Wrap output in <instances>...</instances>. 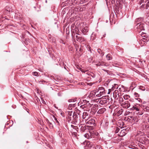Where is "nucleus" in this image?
Wrapping results in <instances>:
<instances>
[{"mask_svg": "<svg viewBox=\"0 0 149 149\" xmlns=\"http://www.w3.org/2000/svg\"><path fill=\"white\" fill-rule=\"evenodd\" d=\"M121 90L119 88L118 90H116L113 93V95H115V98L117 100H118L119 102L120 103V99L121 97Z\"/></svg>", "mask_w": 149, "mask_h": 149, "instance_id": "f257e3e1", "label": "nucleus"}, {"mask_svg": "<svg viewBox=\"0 0 149 149\" xmlns=\"http://www.w3.org/2000/svg\"><path fill=\"white\" fill-rule=\"evenodd\" d=\"M109 101V99L105 97V98H102L99 103V105H104L107 104Z\"/></svg>", "mask_w": 149, "mask_h": 149, "instance_id": "f03ea898", "label": "nucleus"}, {"mask_svg": "<svg viewBox=\"0 0 149 149\" xmlns=\"http://www.w3.org/2000/svg\"><path fill=\"white\" fill-rule=\"evenodd\" d=\"M82 106H83L84 107L89 108L91 107V104L89 101L86 100H83L82 101Z\"/></svg>", "mask_w": 149, "mask_h": 149, "instance_id": "7ed1b4c3", "label": "nucleus"}, {"mask_svg": "<svg viewBox=\"0 0 149 149\" xmlns=\"http://www.w3.org/2000/svg\"><path fill=\"white\" fill-rule=\"evenodd\" d=\"M81 72H84V73L88 74V75L91 76L93 78H95V75L93 73L88 71V70H85L83 69H82L81 68L79 69Z\"/></svg>", "mask_w": 149, "mask_h": 149, "instance_id": "20e7f679", "label": "nucleus"}, {"mask_svg": "<svg viewBox=\"0 0 149 149\" xmlns=\"http://www.w3.org/2000/svg\"><path fill=\"white\" fill-rule=\"evenodd\" d=\"M83 144L84 146L85 149H91L92 147V143L86 140L83 142Z\"/></svg>", "mask_w": 149, "mask_h": 149, "instance_id": "39448f33", "label": "nucleus"}, {"mask_svg": "<svg viewBox=\"0 0 149 149\" xmlns=\"http://www.w3.org/2000/svg\"><path fill=\"white\" fill-rule=\"evenodd\" d=\"M130 104L127 101H124L123 98L122 97V107L125 108H127L129 107Z\"/></svg>", "mask_w": 149, "mask_h": 149, "instance_id": "423d86ee", "label": "nucleus"}, {"mask_svg": "<svg viewBox=\"0 0 149 149\" xmlns=\"http://www.w3.org/2000/svg\"><path fill=\"white\" fill-rule=\"evenodd\" d=\"M144 24L143 23H142V24H139L138 25H136L137 26L136 30L139 32H140L142 30H144Z\"/></svg>", "mask_w": 149, "mask_h": 149, "instance_id": "0eeeda50", "label": "nucleus"}, {"mask_svg": "<svg viewBox=\"0 0 149 149\" xmlns=\"http://www.w3.org/2000/svg\"><path fill=\"white\" fill-rule=\"evenodd\" d=\"M122 123H123L122 126V137L123 136H124L127 134V133L128 132V130H127V128H124V122H122Z\"/></svg>", "mask_w": 149, "mask_h": 149, "instance_id": "6e6552de", "label": "nucleus"}, {"mask_svg": "<svg viewBox=\"0 0 149 149\" xmlns=\"http://www.w3.org/2000/svg\"><path fill=\"white\" fill-rule=\"evenodd\" d=\"M95 121L94 119H91L87 121H86V124L90 125L89 126H93L94 125Z\"/></svg>", "mask_w": 149, "mask_h": 149, "instance_id": "1a4fd4ad", "label": "nucleus"}, {"mask_svg": "<svg viewBox=\"0 0 149 149\" xmlns=\"http://www.w3.org/2000/svg\"><path fill=\"white\" fill-rule=\"evenodd\" d=\"M144 139V138L143 137H140L139 139H137V141H138L139 142L138 143V144L139 146H142L141 145V143H142V144H145V142L143 140V139Z\"/></svg>", "mask_w": 149, "mask_h": 149, "instance_id": "9d476101", "label": "nucleus"}, {"mask_svg": "<svg viewBox=\"0 0 149 149\" xmlns=\"http://www.w3.org/2000/svg\"><path fill=\"white\" fill-rule=\"evenodd\" d=\"M84 136L87 139H91L93 140L92 139L93 137L94 134H92L90 132H89L88 133H86Z\"/></svg>", "mask_w": 149, "mask_h": 149, "instance_id": "9b49d317", "label": "nucleus"}, {"mask_svg": "<svg viewBox=\"0 0 149 149\" xmlns=\"http://www.w3.org/2000/svg\"><path fill=\"white\" fill-rule=\"evenodd\" d=\"M89 116L88 115V113L87 112H84L82 115V118L85 119V120L87 121L89 118Z\"/></svg>", "mask_w": 149, "mask_h": 149, "instance_id": "f8f14e48", "label": "nucleus"}, {"mask_svg": "<svg viewBox=\"0 0 149 149\" xmlns=\"http://www.w3.org/2000/svg\"><path fill=\"white\" fill-rule=\"evenodd\" d=\"M143 18H139L136 19L135 20L136 25H138L139 24L143 23Z\"/></svg>", "mask_w": 149, "mask_h": 149, "instance_id": "ddd939ff", "label": "nucleus"}, {"mask_svg": "<svg viewBox=\"0 0 149 149\" xmlns=\"http://www.w3.org/2000/svg\"><path fill=\"white\" fill-rule=\"evenodd\" d=\"M101 89H102L103 90V91L102 92L100 91L99 92L98 91H97L95 92V97H101L104 91L103 87H101Z\"/></svg>", "mask_w": 149, "mask_h": 149, "instance_id": "4468645a", "label": "nucleus"}, {"mask_svg": "<svg viewBox=\"0 0 149 149\" xmlns=\"http://www.w3.org/2000/svg\"><path fill=\"white\" fill-rule=\"evenodd\" d=\"M128 117H130V118L132 119V122H134V123H137L138 122L139 120V119H138V118L137 117H132L130 116H128Z\"/></svg>", "mask_w": 149, "mask_h": 149, "instance_id": "2eb2a0df", "label": "nucleus"}, {"mask_svg": "<svg viewBox=\"0 0 149 149\" xmlns=\"http://www.w3.org/2000/svg\"><path fill=\"white\" fill-rule=\"evenodd\" d=\"M95 92L94 91H91L90 93V94L89 96H88V97H89L90 98H95Z\"/></svg>", "mask_w": 149, "mask_h": 149, "instance_id": "dca6fc26", "label": "nucleus"}, {"mask_svg": "<svg viewBox=\"0 0 149 149\" xmlns=\"http://www.w3.org/2000/svg\"><path fill=\"white\" fill-rule=\"evenodd\" d=\"M88 27L86 26L82 29L81 31L84 34L86 35L88 32Z\"/></svg>", "mask_w": 149, "mask_h": 149, "instance_id": "f3484780", "label": "nucleus"}, {"mask_svg": "<svg viewBox=\"0 0 149 149\" xmlns=\"http://www.w3.org/2000/svg\"><path fill=\"white\" fill-rule=\"evenodd\" d=\"M128 77L127 75L125 74H122V81H126L127 80Z\"/></svg>", "mask_w": 149, "mask_h": 149, "instance_id": "a211bd4d", "label": "nucleus"}, {"mask_svg": "<svg viewBox=\"0 0 149 149\" xmlns=\"http://www.w3.org/2000/svg\"><path fill=\"white\" fill-rule=\"evenodd\" d=\"M106 111V109L104 108H102L100 109L97 112L98 114H101L104 113Z\"/></svg>", "mask_w": 149, "mask_h": 149, "instance_id": "6ab92c4d", "label": "nucleus"}, {"mask_svg": "<svg viewBox=\"0 0 149 149\" xmlns=\"http://www.w3.org/2000/svg\"><path fill=\"white\" fill-rule=\"evenodd\" d=\"M88 126L87 125H84V126L83 125V126H81L80 128V130L82 132H84L85 131V130L87 129Z\"/></svg>", "mask_w": 149, "mask_h": 149, "instance_id": "aec40b11", "label": "nucleus"}, {"mask_svg": "<svg viewBox=\"0 0 149 149\" xmlns=\"http://www.w3.org/2000/svg\"><path fill=\"white\" fill-rule=\"evenodd\" d=\"M76 103H72L70 104L68 106V109L70 110H71L72 109V108L74 107H75Z\"/></svg>", "mask_w": 149, "mask_h": 149, "instance_id": "412c9836", "label": "nucleus"}, {"mask_svg": "<svg viewBox=\"0 0 149 149\" xmlns=\"http://www.w3.org/2000/svg\"><path fill=\"white\" fill-rule=\"evenodd\" d=\"M130 109L133 110H135L136 111H139V110L138 107H137L136 105L133 106Z\"/></svg>", "mask_w": 149, "mask_h": 149, "instance_id": "4be33fe9", "label": "nucleus"}, {"mask_svg": "<svg viewBox=\"0 0 149 149\" xmlns=\"http://www.w3.org/2000/svg\"><path fill=\"white\" fill-rule=\"evenodd\" d=\"M128 88L126 86H124L122 85V91L126 92L128 91Z\"/></svg>", "mask_w": 149, "mask_h": 149, "instance_id": "5701e85b", "label": "nucleus"}, {"mask_svg": "<svg viewBox=\"0 0 149 149\" xmlns=\"http://www.w3.org/2000/svg\"><path fill=\"white\" fill-rule=\"evenodd\" d=\"M72 117L74 118V119L76 120V119L77 118H78V116L76 113L74 112Z\"/></svg>", "mask_w": 149, "mask_h": 149, "instance_id": "b1692460", "label": "nucleus"}, {"mask_svg": "<svg viewBox=\"0 0 149 149\" xmlns=\"http://www.w3.org/2000/svg\"><path fill=\"white\" fill-rule=\"evenodd\" d=\"M106 58L107 60L109 61L111 60L112 56L110 54H108L106 56Z\"/></svg>", "mask_w": 149, "mask_h": 149, "instance_id": "393cba45", "label": "nucleus"}, {"mask_svg": "<svg viewBox=\"0 0 149 149\" xmlns=\"http://www.w3.org/2000/svg\"><path fill=\"white\" fill-rule=\"evenodd\" d=\"M143 40L141 41V43L143 44V43L144 44H145V43L146 42V41H148L149 39L148 38H143Z\"/></svg>", "mask_w": 149, "mask_h": 149, "instance_id": "a878e982", "label": "nucleus"}, {"mask_svg": "<svg viewBox=\"0 0 149 149\" xmlns=\"http://www.w3.org/2000/svg\"><path fill=\"white\" fill-rule=\"evenodd\" d=\"M134 96L136 97V99L138 100V99H140L139 98H138V97H139V95L136 92H134Z\"/></svg>", "mask_w": 149, "mask_h": 149, "instance_id": "bb28decb", "label": "nucleus"}, {"mask_svg": "<svg viewBox=\"0 0 149 149\" xmlns=\"http://www.w3.org/2000/svg\"><path fill=\"white\" fill-rule=\"evenodd\" d=\"M123 119L124 120L126 121H129L130 120V119L129 118L127 117H122V120H123Z\"/></svg>", "mask_w": 149, "mask_h": 149, "instance_id": "cd10ccee", "label": "nucleus"}, {"mask_svg": "<svg viewBox=\"0 0 149 149\" xmlns=\"http://www.w3.org/2000/svg\"><path fill=\"white\" fill-rule=\"evenodd\" d=\"M85 40V39L84 38H83L81 36L77 40L78 41L81 42L84 41Z\"/></svg>", "mask_w": 149, "mask_h": 149, "instance_id": "c85d7f7f", "label": "nucleus"}, {"mask_svg": "<svg viewBox=\"0 0 149 149\" xmlns=\"http://www.w3.org/2000/svg\"><path fill=\"white\" fill-rule=\"evenodd\" d=\"M47 122L49 125V128L50 129L53 128V126L51 122H49V121L48 120L47 121Z\"/></svg>", "mask_w": 149, "mask_h": 149, "instance_id": "c756f323", "label": "nucleus"}, {"mask_svg": "<svg viewBox=\"0 0 149 149\" xmlns=\"http://www.w3.org/2000/svg\"><path fill=\"white\" fill-rule=\"evenodd\" d=\"M96 38L95 36V34L94 33H93L91 37V39L92 40H93L95 39V38Z\"/></svg>", "mask_w": 149, "mask_h": 149, "instance_id": "7c9ffc66", "label": "nucleus"}, {"mask_svg": "<svg viewBox=\"0 0 149 149\" xmlns=\"http://www.w3.org/2000/svg\"><path fill=\"white\" fill-rule=\"evenodd\" d=\"M71 127L72 128L74 129L76 131H78V128L76 126H75L73 125H71Z\"/></svg>", "mask_w": 149, "mask_h": 149, "instance_id": "2f4dec72", "label": "nucleus"}, {"mask_svg": "<svg viewBox=\"0 0 149 149\" xmlns=\"http://www.w3.org/2000/svg\"><path fill=\"white\" fill-rule=\"evenodd\" d=\"M97 51L100 54H101L102 55V56H103L104 55V52H102L100 49H98Z\"/></svg>", "mask_w": 149, "mask_h": 149, "instance_id": "473e14b6", "label": "nucleus"}, {"mask_svg": "<svg viewBox=\"0 0 149 149\" xmlns=\"http://www.w3.org/2000/svg\"><path fill=\"white\" fill-rule=\"evenodd\" d=\"M123 98L124 100H127L130 98V96L127 95H125L123 96Z\"/></svg>", "mask_w": 149, "mask_h": 149, "instance_id": "72a5a7b5", "label": "nucleus"}, {"mask_svg": "<svg viewBox=\"0 0 149 149\" xmlns=\"http://www.w3.org/2000/svg\"><path fill=\"white\" fill-rule=\"evenodd\" d=\"M76 101V99H69L68 100V101L69 102H72L73 103H75L74 102H75Z\"/></svg>", "mask_w": 149, "mask_h": 149, "instance_id": "f704fd0d", "label": "nucleus"}, {"mask_svg": "<svg viewBox=\"0 0 149 149\" xmlns=\"http://www.w3.org/2000/svg\"><path fill=\"white\" fill-rule=\"evenodd\" d=\"M121 115V111L120 110L118 111L116 113V115L117 116H119Z\"/></svg>", "mask_w": 149, "mask_h": 149, "instance_id": "c9c22d12", "label": "nucleus"}, {"mask_svg": "<svg viewBox=\"0 0 149 149\" xmlns=\"http://www.w3.org/2000/svg\"><path fill=\"white\" fill-rule=\"evenodd\" d=\"M80 36L79 35H77L75 36H74V38L75 39L77 40H78Z\"/></svg>", "mask_w": 149, "mask_h": 149, "instance_id": "e433bc0d", "label": "nucleus"}, {"mask_svg": "<svg viewBox=\"0 0 149 149\" xmlns=\"http://www.w3.org/2000/svg\"><path fill=\"white\" fill-rule=\"evenodd\" d=\"M73 113L72 111H68V116H72Z\"/></svg>", "mask_w": 149, "mask_h": 149, "instance_id": "4c0bfd02", "label": "nucleus"}, {"mask_svg": "<svg viewBox=\"0 0 149 149\" xmlns=\"http://www.w3.org/2000/svg\"><path fill=\"white\" fill-rule=\"evenodd\" d=\"M72 117L71 116H68V117H67V120L68 122H70L72 120Z\"/></svg>", "mask_w": 149, "mask_h": 149, "instance_id": "58836bf2", "label": "nucleus"}, {"mask_svg": "<svg viewBox=\"0 0 149 149\" xmlns=\"http://www.w3.org/2000/svg\"><path fill=\"white\" fill-rule=\"evenodd\" d=\"M39 74L38 72H32V74L33 75L38 76H39L38 74Z\"/></svg>", "mask_w": 149, "mask_h": 149, "instance_id": "ea45409f", "label": "nucleus"}, {"mask_svg": "<svg viewBox=\"0 0 149 149\" xmlns=\"http://www.w3.org/2000/svg\"><path fill=\"white\" fill-rule=\"evenodd\" d=\"M119 9V8L117 7L115 9V11H116L115 13L116 15H117V14H118V13H120Z\"/></svg>", "mask_w": 149, "mask_h": 149, "instance_id": "a19ab883", "label": "nucleus"}, {"mask_svg": "<svg viewBox=\"0 0 149 149\" xmlns=\"http://www.w3.org/2000/svg\"><path fill=\"white\" fill-rule=\"evenodd\" d=\"M104 62H102L97 64V66H104Z\"/></svg>", "mask_w": 149, "mask_h": 149, "instance_id": "79ce46f5", "label": "nucleus"}, {"mask_svg": "<svg viewBox=\"0 0 149 149\" xmlns=\"http://www.w3.org/2000/svg\"><path fill=\"white\" fill-rule=\"evenodd\" d=\"M139 89L143 91H144L145 90V88L143 86H140L139 88Z\"/></svg>", "mask_w": 149, "mask_h": 149, "instance_id": "37998d69", "label": "nucleus"}, {"mask_svg": "<svg viewBox=\"0 0 149 149\" xmlns=\"http://www.w3.org/2000/svg\"><path fill=\"white\" fill-rule=\"evenodd\" d=\"M75 33L77 35H79V31L77 29V30H75Z\"/></svg>", "mask_w": 149, "mask_h": 149, "instance_id": "c03bdc74", "label": "nucleus"}, {"mask_svg": "<svg viewBox=\"0 0 149 149\" xmlns=\"http://www.w3.org/2000/svg\"><path fill=\"white\" fill-rule=\"evenodd\" d=\"M130 113V112L129 111H126V112L124 113V116H127L128 115H129Z\"/></svg>", "mask_w": 149, "mask_h": 149, "instance_id": "a18cd8bd", "label": "nucleus"}, {"mask_svg": "<svg viewBox=\"0 0 149 149\" xmlns=\"http://www.w3.org/2000/svg\"><path fill=\"white\" fill-rule=\"evenodd\" d=\"M145 109L147 111H149V106L146 107L145 108Z\"/></svg>", "mask_w": 149, "mask_h": 149, "instance_id": "49530a36", "label": "nucleus"}, {"mask_svg": "<svg viewBox=\"0 0 149 149\" xmlns=\"http://www.w3.org/2000/svg\"><path fill=\"white\" fill-rule=\"evenodd\" d=\"M54 120H55V121H56V122L58 123V125H60L59 123V122L58 121V120H57V119L55 117H54Z\"/></svg>", "mask_w": 149, "mask_h": 149, "instance_id": "de8ad7c7", "label": "nucleus"}, {"mask_svg": "<svg viewBox=\"0 0 149 149\" xmlns=\"http://www.w3.org/2000/svg\"><path fill=\"white\" fill-rule=\"evenodd\" d=\"M146 33H143L142 34H141L142 37H145L146 38L147 37L146 36Z\"/></svg>", "mask_w": 149, "mask_h": 149, "instance_id": "09e8293b", "label": "nucleus"}, {"mask_svg": "<svg viewBox=\"0 0 149 149\" xmlns=\"http://www.w3.org/2000/svg\"><path fill=\"white\" fill-rule=\"evenodd\" d=\"M121 1L120 0H117L116 1V3L117 4H119L120 5V3H121Z\"/></svg>", "mask_w": 149, "mask_h": 149, "instance_id": "8fccbe9b", "label": "nucleus"}, {"mask_svg": "<svg viewBox=\"0 0 149 149\" xmlns=\"http://www.w3.org/2000/svg\"><path fill=\"white\" fill-rule=\"evenodd\" d=\"M119 129L118 128H117L116 129V131H115V133H117L119 131Z\"/></svg>", "mask_w": 149, "mask_h": 149, "instance_id": "3c124183", "label": "nucleus"}, {"mask_svg": "<svg viewBox=\"0 0 149 149\" xmlns=\"http://www.w3.org/2000/svg\"><path fill=\"white\" fill-rule=\"evenodd\" d=\"M109 65L107 63H104V66L108 67L109 66Z\"/></svg>", "mask_w": 149, "mask_h": 149, "instance_id": "603ef678", "label": "nucleus"}, {"mask_svg": "<svg viewBox=\"0 0 149 149\" xmlns=\"http://www.w3.org/2000/svg\"><path fill=\"white\" fill-rule=\"evenodd\" d=\"M80 113V111L79 110H78L77 111L76 113H77L79 115Z\"/></svg>", "mask_w": 149, "mask_h": 149, "instance_id": "864d4df0", "label": "nucleus"}, {"mask_svg": "<svg viewBox=\"0 0 149 149\" xmlns=\"http://www.w3.org/2000/svg\"><path fill=\"white\" fill-rule=\"evenodd\" d=\"M111 89H109V91H108V94H109L111 92Z\"/></svg>", "mask_w": 149, "mask_h": 149, "instance_id": "5fc2aeb1", "label": "nucleus"}, {"mask_svg": "<svg viewBox=\"0 0 149 149\" xmlns=\"http://www.w3.org/2000/svg\"><path fill=\"white\" fill-rule=\"evenodd\" d=\"M120 119L119 120H118V123H120ZM119 125H121V124L120 123Z\"/></svg>", "mask_w": 149, "mask_h": 149, "instance_id": "6e6d98bb", "label": "nucleus"}, {"mask_svg": "<svg viewBox=\"0 0 149 149\" xmlns=\"http://www.w3.org/2000/svg\"><path fill=\"white\" fill-rule=\"evenodd\" d=\"M60 133V132H59V136L61 137V133Z\"/></svg>", "mask_w": 149, "mask_h": 149, "instance_id": "4d7b16f0", "label": "nucleus"}, {"mask_svg": "<svg viewBox=\"0 0 149 149\" xmlns=\"http://www.w3.org/2000/svg\"><path fill=\"white\" fill-rule=\"evenodd\" d=\"M102 70H103V71H106V72H107L108 71V70H105V69H102Z\"/></svg>", "mask_w": 149, "mask_h": 149, "instance_id": "13d9d810", "label": "nucleus"}, {"mask_svg": "<svg viewBox=\"0 0 149 149\" xmlns=\"http://www.w3.org/2000/svg\"><path fill=\"white\" fill-rule=\"evenodd\" d=\"M99 135V134L98 133H97L96 134V136H98Z\"/></svg>", "mask_w": 149, "mask_h": 149, "instance_id": "bf43d9fd", "label": "nucleus"}, {"mask_svg": "<svg viewBox=\"0 0 149 149\" xmlns=\"http://www.w3.org/2000/svg\"><path fill=\"white\" fill-rule=\"evenodd\" d=\"M74 135L75 136H76V134H77V133H76V132H74Z\"/></svg>", "mask_w": 149, "mask_h": 149, "instance_id": "052dcab7", "label": "nucleus"}, {"mask_svg": "<svg viewBox=\"0 0 149 149\" xmlns=\"http://www.w3.org/2000/svg\"><path fill=\"white\" fill-rule=\"evenodd\" d=\"M45 102L44 100H43V102H42V103H44Z\"/></svg>", "mask_w": 149, "mask_h": 149, "instance_id": "680f3d73", "label": "nucleus"}, {"mask_svg": "<svg viewBox=\"0 0 149 149\" xmlns=\"http://www.w3.org/2000/svg\"><path fill=\"white\" fill-rule=\"evenodd\" d=\"M51 38H49V40L50 41H51Z\"/></svg>", "mask_w": 149, "mask_h": 149, "instance_id": "e2e57ef3", "label": "nucleus"}, {"mask_svg": "<svg viewBox=\"0 0 149 149\" xmlns=\"http://www.w3.org/2000/svg\"><path fill=\"white\" fill-rule=\"evenodd\" d=\"M122 110V113L123 112V109H121Z\"/></svg>", "mask_w": 149, "mask_h": 149, "instance_id": "0e129e2a", "label": "nucleus"}, {"mask_svg": "<svg viewBox=\"0 0 149 149\" xmlns=\"http://www.w3.org/2000/svg\"><path fill=\"white\" fill-rule=\"evenodd\" d=\"M79 47H77V48H76V50H77V49H78V48H79Z\"/></svg>", "mask_w": 149, "mask_h": 149, "instance_id": "69168bd1", "label": "nucleus"}, {"mask_svg": "<svg viewBox=\"0 0 149 149\" xmlns=\"http://www.w3.org/2000/svg\"><path fill=\"white\" fill-rule=\"evenodd\" d=\"M106 35V34H105L104 35H103V36L104 37H105V36Z\"/></svg>", "mask_w": 149, "mask_h": 149, "instance_id": "338daca9", "label": "nucleus"}, {"mask_svg": "<svg viewBox=\"0 0 149 149\" xmlns=\"http://www.w3.org/2000/svg\"><path fill=\"white\" fill-rule=\"evenodd\" d=\"M141 47H142V46H143L144 45H141Z\"/></svg>", "mask_w": 149, "mask_h": 149, "instance_id": "774afa93", "label": "nucleus"}]
</instances>
